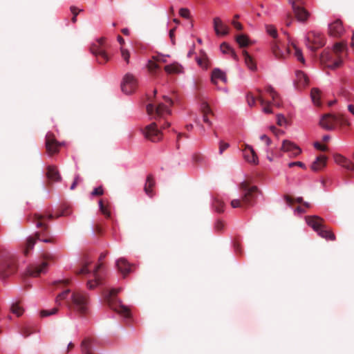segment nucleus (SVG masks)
Wrapping results in <instances>:
<instances>
[{
    "instance_id": "21",
    "label": "nucleus",
    "mask_w": 354,
    "mask_h": 354,
    "mask_svg": "<svg viewBox=\"0 0 354 354\" xmlns=\"http://www.w3.org/2000/svg\"><path fill=\"white\" fill-rule=\"evenodd\" d=\"M116 266L118 271L126 277L132 271L133 265L130 264L124 258H120L117 261Z\"/></svg>"
},
{
    "instance_id": "36",
    "label": "nucleus",
    "mask_w": 354,
    "mask_h": 354,
    "mask_svg": "<svg viewBox=\"0 0 354 354\" xmlns=\"http://www.w3.org/2000/svg\"><path fill=\"white\" fill-rule=\"evenodd\" d=\"M196 62L203 68H207L209 66V61L207 55L204 52H201V55L196 58Z\"/></svg>"
},
{
    "instance_id": "4",
    "label": "nucleus",
    "mask_w": 354,
    "mask_h": 354,
    "mask_svg": "<svg viewBox=\"0 0 354 354\" xmlns=\"http://www.w3.org/2000/svg\"><path fill=\"white\" fill-rule=\"evenodd\" d=\"M239 188L242 192V198L241 199H234L231 201V206L233 208L251 205L254 199V195L258 190L257 186H250L246 181L241 183Z\"/></svg>"
},
{
    "instance_id": "37",
    "label": "nucleus",
    "mask_w": 354,
    "mask_h": 354,
    "mask_svg": "<svg viewBox=\"0 0 354 354\" xmlns=\"http://www.w3.org/2000/svg\"><path fill=\"white\" fill-rule=\"evenodd\" d=\"M310 95H311V98H312L313 103L317 106H319L320 105L319 100L321 97L320 91L318 88H313L311 90Z\"/></svg>"
},
{
    "instance_id": "56",
    "label": "nucleus",
    "mask_w": 354,
    "mask_h": 354,
    "mask_svg": "<svg viewBox=\"0 0 354 354\" xmlns=\"http://www.w3.org/2000/svg\"><path fill=\"white\" fill-rule=\"evenodd\" d=\"M270 129L271 131L277 136H279L280 135H282L284 133L283 131L276 128L274 126H271Z\"/></svg>"
},
{
    "instance_id": "3",
    "label": "nucleus",
    "mask_w": 354,
    "mask_h": 354,
    "mask_svg": "<svg viewBox=\"0 0 354 354\" xmlns=\"http://www.w3.org/2000/svg\"><path fill=\"white\" fill-rule=\"evenodd\" d=\"M92 262L93 260L90 259L88 255L84 254L81 260L79 268H77L75 271L77 275L86 276L88 274H92L94 279H89L87 281V287L89 289H93L101 283V279L98 274V272L102 267V263H99L95 267L93 271H91L88 267Z\"/></svg>"
},
{
    "instance_id": "18",
    "label": "nucleus",
    "mask_w": 354,
    "mask_h": 354,
    "mask_svg": "<svg viewBox=\"0 0 354 354\" xmlns=\"http://www.w3.org/2000/svg\"><path fill=\"white\" fill-rule=\"evenodd\" d=\"M344 32V28L340 20L337 19L328 25V33L334 37H339Z\"/></svg>"
},
{
    "instance_id": "28",
    "label": "nucleus",
    "mask_w": 354,
    "mask_h": 354,
    "mask_svg": "<svg viewBox=\"0 0 354 354\" xmlns=\"http://www.w3.org/2000/svg\"><path fill=\"white\" fill-rule=\"evenodd\" d=\"M154 186H155L154 178L151 174H149L147 177L144 190H145L146 194L150 197H152L153 196V188Z\"/></svg>"
},
{
    "instance_id": "60",
    "label": "nucleus",
    "mask_w": 354,
    "mask_h": 354,
    "mask_svg": "<svg viewBox=\"0 0 354 354\" xmlns=\"http://www.w3.org/2000/svg\"><path fill=\"white\" fill-rule=\"evenodd\" d=\"M272 104L276 106H281V101L280 97L278 95V93H276V96H274V98H272Z\"/></svg>"
},
{
    "instance_id": "29",
    "label": "nucleus",
    "mask_w": 354,
    "mask_h": 354,
    "mask_svg": "<svg viewBox=\"0 0 354 354\" xmlns=\"http://www.w3.org/2000/svg\"><path fill=\"white\" fill-rule=\"evenodd\" d=\"M326 157L324 156H318L317 159L313 162L311 169L315 171L321 170L326 166Z\"/></svg>"
},
{
    "instance_id": "11",
    "label": "nucleus",
    "mask_w": 354,
    "mask_h": 354,
    "mask_svg": "<svg viewBox=\"0 0 354 354\" xmlns=\"http://www.w3.org/2000/svg\"><path fill=\"white\" fill-rule=\"evenodd\" d=\"M271 50L273 55L279 59H283L290 53L291 48L282 44L280 39L273 40L271 44Z\"/></svg>"
},
{
    "instance_id": "51",
    "label": "nucleus",
    "mask_w": 354,
    "mask_h": 354,
    "mask_svg": "<svg viewBox=\"0 0 354 354\" xmlns=\"http://www.w3.org/2000/svg\"><path fill=\"white\" fill-rule=\"evenodd\" d=\"M301 152V149L297 145H296L295 143L292 142V146L291 151H290V154L293 156H297L299 154H300Z\"/></svg>"
},
{
    "instance_id": "27",
    "label": "nucleus",
    "mask_w": 354,
    "mask_h": 354,
    "mask_svg": "<svg viewBox=\"0 0 354 354\" xmlns=\"http://www.w3.org/2000/svg\"><path fill=\"white\" fill-rule=\"evenodd\" d=\"M46 176L50 181L57 182L61 180V176L55 166L50 165L47 167Z\"/></svg>"
},
{
    "instance_id": "24",
    "label": "nucleus",
    "mask_w": 354,
    "mask_h": 354,
    "mask_svg": "<svg viewBox=\"0 0 354 354\" xmlns=\"http://www.w3.org/2000/svg\"><path fill=\"white\" fill-rule=\"evenodd\" d=\"M334 160L337 164H339L342 165L343 167L346 169L348 171H352L354 169V164L350 161L349 160L346 159L344 156H342L340 154H335L334 156Z\"/></svg>"
},
{
    "instance_id": "52",
    "label": "nucleus",
    "mask_w": 354,
    "mask_h": 354,
    "mask_svg": "<svg viewBox=\"0 0 354 354\" xmlns=\"http://www.w3.org/2000/svg\"><path fill=\"white\" fill-rule=\"evenodd\" d=\"M121 55L123 59L127 62L129 63L130 53L128 50L121 48Z\"/></svg>"
},
{
    "instance_id": "9",
    "label": "nucleus",
    "mask_w": 354,
    "mask_h": 354,
    "mask_svg": "<svg viewBox=\"0 0 354 354\" xmlns=\"http://www.w3.org/2000/svg\"><path fill=\"white\" fill-rule=\"evenodd\" d=\"M325 44L324 37L320 33L311 31L306 35V46L313 51L322 47Z\"/></svg>"
},
{
    "instance_id": "53",
    "label": "nucleus",
    "mask_w": 354,
    "mask_h": 354,
    "mask_svg": "<svg viewBox=\"0 0 354 354\" xmlns=\"http://www.w3.org/2000/svg\"><path fill=\"white\" fill-rule=\"evenodd\" d=\"M104 194V189L102 186H99L95 188L91 192V195L93 196H102Z\"/></svg>"
},
{
    "instance_id": "49",
    "label": "nucleus",
    "mask_w": 354,
    "mask_h": 354,
    "mask_svg": "<svg viewBox=\"0 0 354 354\" xmlns=\"http://www.w3.org/2000/svg\"><path fill=\"white\" fill-rule=\"evenodd\" d=\"M247 102L250 106H253L255 104L256 100H258V96L256 97L251 93L247 94Z\"/></svg>"
},
{
    "instance_id": "50",
    "label": "nucleus",
    "mask_w": 354,
    "mask_h": 354,
    "mask_svg": "<svg viewBox=\"0 0 354 354\" xmlns=\"http://www.w3.org/2000/svg\"><path fill=\"white\" fill-rule=\"evenodd\" d=\"M337 117V124H339L341 125H348V122L345 116L342 114H339L336 115Z\"/></svg>"
},
{
    "instance_id": "33",
    "label": "nucleus",
    "mask_w": 354,
    "mask_h": 354,
    "mask_svg": "<svg viewBox=\"0 0 354 354\" xmlns=\"http://www.w3.org/2000/svg\"><path fill=\"white\" fill-rule=\"evenodd\" d=\"M243 55L244 57L245 63L247 65V66L251 71H254L257 66L252 57L248 54V53L246 50L243 51Z\"/></svg>"
},
{
    "instance_id": "10",
    "label": "nucleus",
    "mask_w": 354,
    "mask_h": 354,
    "mask_svg": "<svg viewBox=\"0 0 354 354\" xmlns=\"http://www.w3.org/2000/svg\"><path fill=\"white\" fill-rule=\"evenodd\" d=\"M142 132L147 140L153 142L160 141L162 137V133L158 129V124L156 122H152L146 126Z\"/></svg>"
},
{
    "instance_id": "64",
    "label": "nucleus",
    "mask_w": 354,
    "mask_h": 354,
    "mask_svg": "<svg viewBox=\"0 0 354 354\" xmlns=\"http://www.w3.org/2000/svg\"><path fill=\"white\" fill-rule=\"evenodd\" d=\"M260 139L263 141H264L267 146L270 145L272 141L271 140L266 136V135H262L260 137Z\"/></svg>"
},
{
    "instance_id": "62",
    "label": "nucleus",
    "mask_w": 354,
    "mask_h": 354,
    "mask_svg": "<svg viewBox=\"0 0 354 354\" xmlns=\"http://www.w3.org/2000/svg\"><path fill=\"white\" fill-rule=\"evenodd\" d=\"M294 166H299L300 167L305 168V165L302 162H300V161L292 162L288 164V167L290 168Z\"/></svg>"
},
{
    "instance_id": "1",
    "label": "nucleus",
    "mask_w": 354,
    "mask_h": 354,
    "mask_svg": "<svg viewBox=\"0 0 354 354\" xmlns=\"http://www.w3.org/2000/svg\"><path fill=\"white\" fill-rule=\"evenodd\" d=\"M65 299H67L66 303L69 309L81 315L86 314L88 311V298L86 294L80 292L71 294L70 290L66 289L57 296L55 302L60 304L61 301Z\"/></svg>"
},
{
    "instance_id": "5",
    "label": "nucleus",
    "mask_w": 354,
    "mask_h": 354,
    "mask_svg": "<svg viewBox=\"0 0 354 354\" xmlns=\"http://www.w3.org/2000/svg\"><path fill=\"white\" fill-rule=\"evenodd\" d=\"M122 290L121 288H112L105 295V299L109 306L114 311L118 313L125 317H130V310L128 307L122 304L117 295Z\"/></svg>"
},
{
    "instance_id": "42",
    "label": "nucleus",
    "mask_w": 354,
    "mask_h": 354,
    "mask_svg": "<svg viewBox=\"0 0 354 354\" xmlns=\"http://www.w3.org/2000/svg\"><path fill=\"white\" fill-rule=\"evenodd\" d=\"M266 32L268 34H269L270 36H272L274 39V40H278L277 39V30L276 28L272 25H267L266 26Z\"/></svg>"
},
{
    "instance_id": "30",
    "label": "nucleus",
    "mask_w": 354,
    "mask_h": 354,
    "mask_svg": "<svg viewBox=\"0 0 354 354\" xmlns=\"http://www.w3.org/2000/svg\"><path fill=\"white\" fill-rule=\"evenodd\" d=\"M201 111L203 115V121L209 125H212L211 121L208 119V114L212 113V110L206 102H203L201 104Z\"/></svg>"
},
{
    "instance_id": "7",
    "label": "nucleus",
    "mask_w": 354,
    "mask_h": 354,
    "mask_svg": "<svg viewBox=\"0 0 354 354\" xmlns=\"http://www.w3.org/2000/svg\"><path fill=\"white\" fill-rule=\"evenodd\" d=\"M17 270V261L15 254L6 252L0 261V279L5 280Z\"/></svg>"
},
{
    "instance_id": "26",
    "label": "nucleus",
    "mask_w": 354,
    "mask_h": 354,
    "mask_svg": "<svg viewBox=\"0 0 354 354\" xmlns=\"http://www.w3.org/2000/svg\"><path fill=\"white\" fill-rule=\"evenodd\" d=\"M218 80H221L224 83L227 82V77L225 73L219 68H214L212 72L211 82L216 85Z\"/></svg>"
},
{
    "instance_id": "63",
    "label": "nucleus",
    "mask_w": 354,
    "mask_h": 354,
    "mask_svg": "<svg viewBox=\"0 0 354 354\" xmlns=\"http://www.w3.org/2000/svg\"><path fill=\"white\" fill-rule=\"evenodd\" d=\"M232 25L236 28L237 30H241L243 29V26L241 23L236 21V20L232 21Z\"/></svg>"
},
{
    "instance_id": "31",
    "label": "nucleus",
    "mask_w": 354,
    "mask_h": 354,
    "mask_svg": "<svg viewBox=\"0 0 354 354\" xmlns=\"http://www.w3.org/2000/svg\"><path fill=\"white\" fill-rule=\"evenodd\" d=\"M164 69L168 74L180 73L183 72L182 66L176 63L167 65Z\"/></svg>"
},
{
    "instance_id": "61",
    "label": "nucleus",
    "mask_w": 354,
    "mask_h": 354,
    "mask_svg": "<svg viewBox=\"0 0 354 354\" xmlns=\"http://www.w3.org/2000/svg\"><path fill=\"white\" fill-rule=\"evenodd\" d=\"M314 146L317 149L321 150L322 151H326L328 149V148L326 145H323L320 144L319 142H315L314 144Z\"/></svg>"
},
{
    "instance_id": "2",
    "label": "nucleus",
    "mask_w": 354,
    "mask_h": 354,
    "mask_svg": "<svg viewBox=\"0 0 354 354\" xmlns=\"http://www.w3.org/2000/svg\"><path fill=\"white\" fill-rule=\"evenodd\" d=\"M345 42H337L334 44L333 50L324 51L320 58L321 62L326 67L335 70L339 68L343 63V54L346 50Z\"/></svg>"
},
{
    "instance_id": "59",
    "label": "nucleus",
    "mask_w": 354,
    "mask_h": 354,
    "mask_svg": "<svg viewBox=\"0 0 354 354\" xmlns=\"http://www.w3.org/2000/svg\"><path fill=\"white\" fill-rule=\"evenodd\" d=\"M266 91L270 95L272 98H274V96H276L277 92L274 90V88L271 86H268L266 88Z\"/></svg>"
},
{
    "instance_id": "32",
    "label": "nucleus",
    "mask_w": 354,
    "mask_h": 354,
    "mask_svg": "<svg viewBox=\"0 0 354 354\" xmlns=\"http://www.w3.org/2000/svg\"><path fill=\"white\" fill-rule=\"evenodd\" d=\"M259 95H258V100L259 101L260 104L263 106V111L265 113H272V111L270 108V102L266 101L263 97L261 95V91L258 89L257 90Z\"/></svg>"
},
{
    "instance_id": "14",
    "label": "nucleus",
    "mask_w": 354,
    "mask_h": 354,
    "mask_svg": "<svg viewBox=\"0 0 354 354\" xmlns=\"http://www.w3.org/2000/svg\"><path fill=\"white\" fill-rule=\"evenodd\" d=\"M147 112L149 115H153L155 119L162 118L165 114H170V110L163 103H159L158 105H154L152 103L148 104Z\"/></svg>"
},
{
    "instance_id": "13",
    "label": "nucleus",
    "mask_w": 354,
    "mask_h": 354,
    "mask_svg": "<svg viewBox=\"0 0 354 354\" xmlns=\"http://www.w3.org/2000/svg\"><path fill=\"white\" fill-rule=\"evenodd\" d=\"M43 261L39 266H32L28 268V272L30 276L37 277L44 272L48 266V261H54L55 257L51 254H42Z\"/></svg>"
},
{
    "instance_id": "54",
    "label": "nucleus",
    "mask_w": 354,
    "mask_h": 354,
    "mask_svg": "<svg viewBox=\"0 0 354 354\" xmlns=\"http://www.w3.org/2000/svg\"><path fill=\"white\" fill-rule=\"evenodd\" d=\"M286 122H287V120L283 115L278 114L277 115V123L279 126H283Z\"/></svg>"
},
{
    "instance_id": "47",
    "label": "nucleus",
    "mask_w": 354,
    "mask_h": 354,
    "mask_svg": "<svg viewBox=\"0 0 354 354\" xmlns=\"http://www.w3.org/2000/svg\"><path fill=\"white\" fill-rule=\"evenodd\" d=\"M292 142L287 140H284L282 142L281 150L283 151L290 153V151H291V149H292Z\"/></svg>"
},
{
    "instance_id": "6",
    "label": "nucleus",
    "mask_w": 354,
    "mask_h": 354,
    "mask_svg": "<svg viewBox=\"0 0 354 354\" xmlns=\"http://www.w3.org/2000/svg\"><path fill=\"white\" fill-rule=\"evenodd\" d=\"M306 221L322 238L330 241L335 240V234L324 225V219L321 217L317 216H308L306 217Z\"/></svg>"
},
{
    "instance_id": "41",
    "label": "nucleus",
    "mask_w": 354,
    "mask_h": 354,
    "mask_svg": "<svg viewBox=\"0 0 354 354\" xmlns=\"http://www.w3.org/2000/svg\"><path fill=\"white\" fill-rule=\"evenodd\" d=\"M213 206L217 212L221 213L224 211L223 202L218 198H215L213 203Z\"/></svg>"
},
{
    "instance_id": "16",
    "label": "nucleus",
    "mask_w": 354,
    "mask_h": 354,
    "mask_svg": "<svg viewBox=\"0 0 354 354\" xmlns=\"http://www.w3.org/2000/svg\"><path fill=\"white\" fill-rule=\"evenodd\" d=\"M63 145V143L56 140L53 133H48L46 136V150L47 153L52 156L59 152V148Z\"/></svg>"
},
{
    "instance_id": "43",
    "label": "nucleus",
    "mask_w": 354,
    "mask_h": 354,
    "mask_svg": "<svg viewBox=\"0 0 354 354\" xmlns=\"http://www.w3.org/2000/svg\"><path fill=\"white\" fill-rule=\"evenodd\" d=\"M284 198H285L286 203L290 206H292L295 202H297L298 203H303V198L301 197H298L296 199H294L291 196H290L288 195H286L284 196Z\"/></svg>"
},
{
    "instance_id": "8",
    "label": "nucleus",
    "mask_w": 354,
    "mask_h": 354,
    "mask_svg": "<svg viewBox=\"0 0 354 354\" xmlns=\"http://www.w3.org/2000/svg\"><path fill=\"white\" fill-rule=\"evenodd\" d=\"M91 53L95 57L97 62L100 64H104L109 60V57L106 53L107 45L105 43V39L101 37L90 47Z\"/></svg>"
},
{
    "instance_id": "15",
    "label": "nucleus",
    "mask_w": 354,
    "mask_h": 354,
    "mask_svg": "<svg viewBox=\"0 0 354 354\" xmlns=\"http://www.w3.org/2000/svg\"><path fill=\"white\" fill-rule=\"evenodd\" d=\"M137 85L136 78L132 74L127 73L123 77L121 89L126 94H131L136 91Z\"/></svg>"
},
{
    "instance_id": "58",
    "label": "nucleus",
    "mask_w": 354,
    "mask_h": 354,
    "mask_svg": "<svg viewBox=\"0 0 354 354\" xmlns=\"http://www.w3.org/2000/svg\"><path fill=\"white\" fill-rule=\"evenodd\" d=\"M153 59L154 60H156L158 62V64H159V63H165L167 61L166 60V57L164 55L153 56Z\"/></svg>"
},
{
    "instance_id": "48",
    "label": "nucleus",
    "mask_w": 354,
    "mask_h": 354,
    "mask_svg": "<svg viewBox=\"0 0 354 354\" xmlns=\"http://www.w3.org/2000/svg\"><path fill=\"white\" fill-rule=\"evenodd\" d=\"M205 156L201 153H195L192 156V160L194 163L199 165L205 161Z\"/></svg>"
},
{
    "instance_id": "46",
    "label": "nucleus",
    "mask_w": 354,
    "mask_h": 354,
    "mask_svg": "<svg viewBox=\"0 0 354 354\" xmlns=\"http://www.w3.org/2000/svg\"><path fill=\"white\" fill-rule=\"evenodd\" d=\"M70 10H71V12H72L73 14V17L71 19V21L73 23V24H75L77 22V15L82 11V10L81 9H78L77 8H76L75 6H71L70 8Z\"/></svg>"
},
{
    "instance_id": "38",
    "label": "nucleus",
    "mask_w": 354,
    "mask_h": 354,
    "mask_svg": "<svg viewBox=\"0 0 354 354\" xmlns=\"http://www.w3.org/2000/svg\"><path fill=\"white\" fill-rule=\"evenodd\" d=\"M10 310L17 317L22 315L24 311V308L20 306L19 302L13 303L10 307Z\"/></svg>"
},
{
    "instance_id": "39",
    "label": "nucleus",
    "mask_w": 354,
    "mask_h": 354,
    "mask_svg": "<svg viewBox=\"0 0 354 354\" xmlns=\"http://www.w3.org/2000/svg\"><path fill=\"white\" fill-rule=\"evenodd\" d=\"M236 41L240 47L248 46L250 44L248 37L245 35H239L236 37Z\"/></svg>"
},
{
    "instance_id": "44",
    "label": "nucleus",
    "mask_w": 354,
    "mask_h": 354,
    "mask_svg": "<svg viewBox=\"0 0 354 354\" xmlns=\"http://www.w3.org/2000/svg\"><path fill=\"white\" fill-rule=\"evenodd\" d=\"M99 205H100V211L106 217H110L111 216V212H109L107 206H106L104 204V201L102 200H100L99 201Z\"/></svg>"
},
{
    "instance_id": "22",
    "label": "nucleus",
    "mask_w": 354,
    "mask_h": 354,
    "mask_svg": "<svg viewBox=\"0 0 354 354\" xmlns=\"http://www.w3.org/2000/svg\"><path fill=\"white\" fill-rule=\"evenodd\" d=\"M243 157L248 162L252 164L258 163L259 160L257 155L251 146L245 145V148L243 149Z\"/></svg>"
},
{
    "instance_id": "35",
    "label": "nucleus",
    "mask_w": 354,
    "mask_h": 354,
    "mask_svg": "<svg viewBox=\"0 0 354 354\" xmlns=\"http://www.w3.org/2000/svg\"><path fill=\"white\" fill-rule=\"evenodd\" d=\"M220 48L223 53H229L234 59H237L238 57L235 51L226 42L222 43L221 44Z\"/></svg>"
},
{
    "instance_id": "20",
    "label": "nucleus",
    "mask_w": 354,
    "mask_h": 354,
    "mask_svg": "<svg viewBox=\"0 0 354 354\" xmlns=\"http://www.w3.org/2000/svg\"><path fill=\"white\" fill-rule=\"evenodd\" d=\"M46 218L52 219L53 218V216L51 214L45 215L42 214L35 213L30 221L31 222L35 223L36 224L37 227L43 228V230L46 232L48 228V225L47 224H45L43 222V221Z\"/></svg>"
},
{
    "instance_id": "57",
    "label": "nucleus",
    "mask_w": 354,
    "mask_h": 354,
    "mask_svg": "<svg viewBox=\"0 0 354 354\" xmlns=\"http://www.w3.org/2000/svg\"><path fill=\"white\" fill-rule=\"evenodd\" d=\"M179 14L182 17L188 18L189 16V10L187 8H180Z\"/></svg>"
},
{
    "instance_id": "55",
    "label": "nucleus",
    "mask_w": 354,
    "mask_h": 354,
    "mask_svg": "<svg viewBox=\"0 0 354 354\" xmlns=\"http://www.w3.org/2000/svg\"><path fill=\"white\" fill-rule=\"evenodd\" d=\"M229 147L230 145L228 143L221 141L219 143V153L222 154Z\"/></svg>"
},
{
    "instance_id": "45",
    "label": "nucleus",
    "mask_w": 354,
    "mask_h": 354,
    "mask_svg": "<svg viewBox=\"0 0 354 354\" xmlns=\"http://www.w3.org/2000/svg\"><path fill=\"white\" fill-rule=\"evenodd\" d=\"M58 312V308L55 307L51 310H41L40 311V315L42 317L55 315Z\"/></svg>"
},
{
    "instance_id": "19",
    "label": "nucleus",
    "mask_w": 354,
    "mask_h": 354,
    "mask_svg": "<svg viewBox=\"0 0 354 354\" xmlns=\"http://www.w3.org/2000/svg\"><path fill=\"white\" fill-rule=\"evenodd\" d=\"M213 25L216 35H227L230 32V27L224 24L219 17H214Z\"/></svg>"
},
{
    "instance_id": "17",
    "label": "nucleus",
    "mask_w": 354,
    "mask_h": 354,
    "mask_svg": "<svg viewBox=\"0 0 354 354\" xmlns=\"http://www.w3.org/2000/svg\"><path fill=\"white\" fill-rule=\"evenodd\" d=\"M337 117L331 113H326L319 120L320 126L326 130H333L337 124Z\"/></svg>"
},
{
    "instance_id": "34",
    "label": "nucleus",
    "mask_w": 354,
    "mask_h": 354,
    "mask_svg": "<svg viewBox=\"0 0 354 354\" xmlns=\"http://www.w3.org/2000/svg\"><path fill=\"white\" fill-rule=\"evenodd\" d=\"M290 48H291V51H292L295 57H297V60L304 64L305 62V59L303 56L301 50L299 48H297L296 44L294 43H291ZM291 53L292 52H290V53Z\"/></svg>"
},
{
    "instance_id": "25",
    "label": "nucleus",
    "mask_w": 354,
    "mask_h": 354,
    "mask_svg": "<svg viewBox=\"0 0 354 354\" xmlns=\"http://www.w3.org/2000/svg\"><path fill=\"white\" fill-rule=\"evenodd\" d=\"M308 82V77L304 72L299 71L296 73L295 84L299 89L306 87Z\"/></svg>"
},
{
    "instance_id": "12",
    "label": "nucleus",
    "mask_w": 354,
    "mask_h": 354,
    "mask_svg": "<svg viewBox=\"0 0 354 354\" xmlns=\"http://www.w3.org/2000/svg\"><path fill=\"white\" fill-rule=\"evenodd\" d=\"M292 5L295 17L299 21L304 22L309 17V12L303 7L304 2L302 0H289Z\"/></svg>"
},
{
    "instance_id": "40",
    "label": "nucleus",
    "mask_w": 354,
    "mask_h": 354,
    "mask_svg": "<svg viewBox=\"0 0 354 354\" xmlns=\"http://www.w3.org/2000/svg\"><path fill=\"white\" fill-rule=\"evenodd\" d=\"M147 66L148 71L151 74H155L156 71L159 68L158 62L156 60H154L153 59L151 60H149Z\"/></svg>"
},
{
    "instance_id": "23",
    "label": "nucleus",
    "mask_w": 354,
    "mask_h": 354,
    "mask_svg": "<svg viewBox=\"0 0 354 354\" xmlns=\"http://www.w3.org/2000/svg\"><path fill=\"white\" fill-rule=\"evenodd\" d=\"M40 232H36L33 236H29L27 239L26 245L23 252L25 256H28L30 252L33 249L37 240H40Z\"/></svg>"
}]
</instances>
